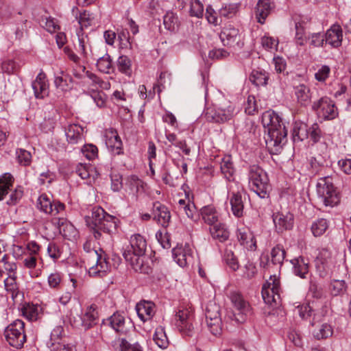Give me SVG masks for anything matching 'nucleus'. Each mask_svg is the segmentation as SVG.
I'll return each instance as SVG.
<instances>
[{
	"label": "nucleus",
	"mask_w": 351,
	"mask_h": 351,
	"mask_svg": "<svg viewBox=\"0 0 351 351\" xmlns=\"http://www.w3.org/2000/svg\"><path fill=\"white\" fill-rule=\"evenodd\" d=\"M98 69L105 73H110L113 71L112 60L108 54L99 58L97 62Z\"/></svg>",
	"instance_id": "nucleus-38"
},
{
	"label": "nucleus",
	"mask_w": 351,
	"mask_h": 351,
	"mask_svg": "<svg viewBox=\"0 0 351 351\" xmlns=\"http://www.w3.org/2000/svg\"><path fill=\"white\" fill-rule=\"evenodd\" d=\"M63 332H64V329H63V327L61 326H58L53 329V330L51 331V339H50V342H51L50 347L51 348H52L53 343H55L56 345H57L58 343H60L59 340L61 339Z\"/></svg>",
	"instance_id": "nucleus-55"
},
{
	"label": "nucleus",
	"mask_w": 351,
	"mask_h": 351,
	"mask_svg": "<svg viewBox=\"0 0 351 351\" xmlns=\"http://www.w3.org/2000/svg\"><path fill=\"white\" fill-rule=\"evenodd\" d=\"M14 178L10 173H4L0 177V200L8 193V191L12 186Z\"/></svg>",
	"instance_id": "nucleus-34"
},
{
	"label": "nucleus",
	"mask_w": 351,
	"mask_h": 351,
	"mask_svg": "<svg viewBox=\"0 0 351 351\" xmlns=\"http://www.w3.org/2000/svg\"><path fill=\"white\" fill-rule=\"evenodd\" d=\"M22 313L29 321L36 320L38 317L37 307L33 304H26L22 308Z\"/></svg>",
	"instance_id": "nucleus-48"
},
{
	"label": "nucleus",
	"mask_w": 351,
	"mask_h": 351,
	"mask_svg": "<svg viewBox=\"0 0 351 351\" xmlns=\"http://www.w3.org/2000/svg\"><path fill=\"white\" fill-rule=\"evenodd\" d=\"M332 334V330L330 325L323 324L317 330L313 332L314 337L317 339H326Z\"/></svg>",
	"instance_id": "nucleus-46"
},
{
	"label": "nucleus",
	"mask_w": 351,
	"mask_h": 351,
	"mask_svg": "<svg viewBox=\"0 0 351 351\" xmlns=\"http://www.w3.org/2000/svg\"><path fill=\"white\" fill-rule=\"evenodd\" d=\"M210 232L213 239H218L220 242L226 241L229 237V232L223 224L218 223L211 226Z\"/></svg>",
	"instance_id": "nucleus-29"
},
{
	"label": "nucleus",
	"mask_w": 351,
	"mask_h": 351,
	"mask_svg": "<svg viewBox=\"0 0 351 351\" xmlns=\"http://www.w3.org/2000/svg\"><path fill=\"white\" fill-rule=\"evenodd\" d=\"M262 123L267 132L265 142L268 147H278L286 138L287 132L281 119L274 111H266L262 116Z\"/></svg>",
	"instance_id": "nucleus-2"
},
{
	"label": "nucleus",
	"mask_w": 351,
	"mask_h": 351,
	"mask_svg": "<svg viewBox=\"0 0 351 351\" xmlns=\"http://www.w3.org/2000/svg\"><path fill=\"white\" fill-rule=\"evenodd\" d=\"M163 24L167 29L175 32L179 27L178 18L174 13L168 12L163 17Z\"/></svg>",
	"instance_id": "nucleus-32"
},
{
	"label": "nucleus",
	"mask_w": 351,
	"mask_h": 351,
	"mask_svg": "<svg viewBox=\"0 0 351 351\" xmlns=\"http://www.w3.org/2000/svg\"><path fill=\"white\" fill-rule=\"evenodd\" d=\"M268 75L264 71L253 70L250 75V80L256 86L267 84Z\"/></svg>",
	"instance_id": "nucleus-35"
},
{
	"label": "nucleus",
	"mask_w": 351,
	"mask_h": 351,
	"mask_svg": "<svg viewBox=\"0 0 351 351\" xmlns=\"http://www.w3.org/2000/svg\"><path fill=\"white\" fill-rule=\"evenodd\" d=\"M103 324L110 325L117 332L123 333L125 330V318L119 313H114L107 320H103Z\"/></svg>",
	"instance_id": "nucleus-27"
},
{
	"label": "nucleus",
	"mask_w": 351,
	"mask_h": 351,
	"mask_svg": "<svg viewBox=\"0 0 351 351\" xmlns=\"http://www.w3.org/2000/svg\"><path fill=\"white\" fill-rule=\"evenodd\" d=\"M118 69L120 72L125 74L126 75H131L132 74V64L130 59L126 56H120L117 62Z\"/></svg>",
	"instance_id": "nucleus-37"
},
{
	"label": "nucleus",
	"mask_w": 351,
	"mask_h": 351,
	"mask_svg": "<svg viewBox=\"0 0 351 351\" xmlns=\"http://www.w3.org/2000/svg\"><path fill=\"white\" fill-rule=\"evenodd\" d=\"M154 219L162 226H167L171 219V215L169 209L159 202H156L153 205Z\"/></svg>",
	"instance_id": "nucleus-20"
},
{
	"label": "nucleus",
	"mask_w": 351,
	"mask_h": 351,
	"mask_svg": "<svg viewBox=\"0 0 351 351\" xmlns=\"http://www.w3.org/2000/svg\"><path fill=\"white\" fill-rule=\"evenodd\" d=\"M23 195V191L22 187L18 186L15 190L10 194V199L7 203L8 204L14 205L18 202V201L22 197Z\"/></svg>",
	"instance_id": "nucleus-59"
},
{
	"label": "nucleus",
	"mask_w": 351,
	"mask_h": 351,
	"mask_svg": "<svg viewBox=\"0 0 351 351\" xmlns=\"http://www.w3.org/2000/svg\"><path fill=\"white\" fill-rule=\"evenodd\" d=\"M271 10V5L269 0H259L256 7V16L258 22L263 24Z\"/></svg>",
	"instance_id": "nucleus-26"
},
{
	"label": "nucleus",
	"mask_w": 351,
	"mask_h": 351,
	"mask_svg": "<svg viewBox=\"0 0 351 351\" xmlns=\"http://www.w3.org/2000/svg\"><path fill=\"white\" fill-rule=\"evenodd\" d=\"M271 256L274 265H281L285 257V251L282 247L277 245L271 250Z\"/></svg>",
	"instance_id": "nucleus-43"
},
{
	"label": "nucleus",
	"mask_w": 351,
	"mask_h": 351,
	"mask_svg": "<svg viewBox=\"0 0 351 351\" xmlns=\"http://www.w3.org/2000/svg\"><path fill=\"white\" fill-rule=\"evenodd\" d=\"M83 128L77 124H71L66 130L67 141L71 144L83 142Z\"/></svg>",
	"instance_id": "nucleus-25"
},
{
	"label": "nucleus",
	"mask_w": 351,
	"mask_h": 351,
	"mask_svg": "<svg viewBox=\"0 0 351 351\" xmlns=\"http://www.w3.org/2000/svg\"><path fill=\"white\" fill-rule=\"evenodd\" d=\"M325 43L337 48L341 45L343 32L339 25H333L324 34Z\"/></svg>",
	"instance_id": "nucleus-19"
},
{
	"label": "nucleus",
	"mask_w": 351,
	"mask_h": 351,
	"mask_svg": "<svg viewBox=\"0 0 351 351\" xmlns=\"http://www.w3.org/2000/svg\"><path fill=\"white\" fill-rule=\"evenodd\" d=\"M220 168L221 173L224 175L226 178L230 180L233 177L234 169L229 157L223 159Z\"/></svg>",
	"instance_id": "nucleus-40"
},
{
	"label": "nucleus",
	"mask_w": 351,
	"mask_h": 351,
	"mask_svg": "<svg viewBox=\"0 0 351 351\" xmlns=\"http://www.w3.org/2000/svg\"><path fill=\"white\" fill-rule=\"evenodd\" d=\"M313 109L325 119H334L337 112L334 103L327 97H322L313 105Z\"/></svg>",
	"instance_id": "nucleus-14"
},
{
	"label": "nucleus",
	"mask_w": 351,
	"mask_h": 351,
	"mask_svg": "<svg viewBox=\"0 0 351 351\" xmlns=\"http://www.w3.org/2000/svg\"><path fill=\"white\" fill-rule=\"evenodd\" d=\"M87 225L94 230L96 239L101 237V232L113 234L117 230V221L114 217L108 214L101 207L94 208L90 217H86Z\"/></svg>",
	"instance_id": "nucleus-3"
},
{
	"label": "nucleus",
	"mask_w": 351,
	"mask_h": 351,
	"mask_svg": "<svg viewBox=\"0 0 351 351\" xmlns=\"http://www.w3.org/2000/svg\"><path fill=\"white\" fill-rule=\"evenodd\" d=\"M237 237L241 245H246L247 246L248 243L251 242V244L249 246L250 249H252V246H256V243L253 241L254 237L252 234L249 231H242L241 230H239Z\"/></svg>",
	"instance_id": "nucleus-45"
},
{
	"label": "nucleus",
	"mask_w": 351,
	"mask_h": 351,
	"mask_svg": "<svg viewBox=\"0 0 351 351\" xmlns=\"http://www.w3.org/2000/svg\"><path fill=\"white\" fill-rule=\"evenodd\" d=\"M220 38L224 45L230 47H241L243 45L239 30L230 24L222 29L220 33Z\"/></svg>",
	"instance_id": "nucleus-12"
},
{
	"label": "nucleus",
	"mask_w": 351,
	"mask_h": 351,
	"mask_svg": "<svg viewBox=\"0 0 351 351\" xmlns=\"http://www.w3.org/2000/svg\"><path fill=\"white\" fill-rule=\"evenodd\" d=\"M226 260L229 267L234 271L239 268V263L237 258L232 252H227L226 254Z\"/></svg>",
	"instance_id": "nucleus-61"
},
{
	"label": "nucleus",
	"mask_w": 351,
	"mask_h": 351,
	"mask_svg": "<svg viewBox=\"0 0 351 351\" xmlns=\"http://www.w3.org/2000/svg\"><path fill=\"white\" fill-rule=\"evenodd\" d=\"M32 88L36 98H43L48 95V84L46 80V75L40 71L36 80L32 82Z\"/></svg>",
	"instance_id": "nucleus-21"
},
{
	"label": "nucleus",
	"mask_w": 351,
	"mask_h": 351,
	"mask_svg": "<svg viewBox=\"0 0 351 351\" xmlns=\"http://www.w3.org/2000/svg\"><path fill=\"white\" fill-rule=\"evenodd\" d=\"M84 250L89 254V258L93 260V263L89 264V274L90 276L100 275L108 269L109 263L102 250L99 249V252L97 250L92 249L91 243L89 241H86L84 244Z\"/></svg>",
	"instance_id": "nucleus-6"
},
{
	"label": "nucleus",
	"mask_w": 351,
	"mask_h": 351,
	"mask_svg": "<svg viewBox=\"0 0 351 351\" xmlns=\"http://www.w3.org/2000/svg\"><path fill=\"white\" fill-rule=\"evenodd\" d=\"M77 37L78 44L75 45V49L81 56L86 58L88 55V49L90 47L88 37L83 34L80 35L79 33H77Z\"/></svg>",
	"instance_id": "nucleus-39"
},
{
	"label": "nucleus",
	"mask_w": 351,
	"mask_h": 351,
	"mask_svg": "<svg viewBox=\"0 0 351 351\" xmlns=\"http://www.w3.org/2000/svg\"><path fill=\"white\" fill-rule=\"evenodd\" d=\"M346 285L344 280H335L331 282L330 291L332 295H338L346 291Z\"/></svg>",
	"instance_id": "nucleus-49"
},
{
	"label": "nucleus",
	"mask_w": 351,
	"mask_h": 351,
	"mask_svg": "<svg viewBox=\"0 0 351 351\" xmlns=\"http://www.w3.org/2000/svg\"><path fill=\"white\" fill-rule=\"evenodd\" d=\"M119 346L120 351H143L138 343L132 344L125 339H117L115 341Z\"/></svg>",
	"instance_id": "nucleus-44"
},
{
	"label": "nucleus",
	"mask_w": 351,
	"mask_h": 351,
	"mask_svg": "<svg viewBox=\"0 0 351 351\" xmlns=\"http://www.w3.org/2000/svg\"><path fill=\"white\" fill-rule=\"evenodd\" d=\"M143 188V182L136 176H130L125 181V191L134 199L136 200L138 194Z\"/></svg>",
	"instance_id": "nucleus-22"
},
{
	"label": "nucleus",
	"mask_w": 351,
	"mask_h": 351,
	"mask_svg": "<svg viewBox=\"0 0 351 351\" xmlns=\"http://www.w3.org/2000/svg\"><path fill=\"white\" fill-rule=\"evenodd\" d=\"M328 223L325 219H319L311 225V231L315 237L322 235L328 229Z\"/></svg>",
	"instance_id": "nucleus-36"
},
{
	"label": "nucleus",
	"mask_w": 351,
	"mask_h": 351,
	"mask_svg": "<svg viewBox=\"0 0 351 351\" xmlns=\"http://www.w3.org/2000/svg\"><path fill=\"white\" fill-rule=\"evenodd\" d=\"M261 45L265 50L271 51L277 47L278 40L272 37L265 36L261 38Z\"/></svg>",
	"instance_id": "nucleus-52"
},
{
	"label": "nucleus",
	"mask_w": 351,
	"mask_h": 351,
	"mask_svg": "<svg viewBox=\"0 0 351 351\" xmlns=\"http://www.w3.org/2000/svg\"><path fill=\"white\" fill-rule=\"evenodd\" d=\"M322 136V132L317 123L313 124L309 127L308 138L314 143L319 141Z\"/></svg>",
	"instance_id": "nucleus-54"
},
{
	"label": "nucleus",
	"mask_w": 351,
	"mask_h": 351,
	"mask_svg": "<svg viewBox=\"0 0 351 351\" xmlns=\"http://www.w3.org/2000/svg\"><path fill=\"white\" fill-rule=\"evenodd\" d=\"M239 5L238 3L224 4L219 10V15L228 19L233 17L238 11Z\"/></svg>",
	"instance_id": "nucleus-41"
},
{
	"label": "nucleus",
	"mask_w": 351,
	"mask_h": 351,
	"mask_svg": "<svg viewBox=\"0 0 351 351\" xmlns=\"http://www.w3.org/2000/svg\"><path fill=\"white\" fill-rule=\"evenodd\" d=\"M95 304L88 306L86 313L78 318L74 319L73 325L75 327H82L84 330H88L96 325L98 320V312Z\"/></svg>",
	"instance_id": "nucleus-13"
},
{
	"label": "nucleus",
	"mask_w": 351,
	"mask_h": 351,
	"mask_svg": "<svg viewBox=\"0 0 351 351\" xmlns=\"http://www.w3.org/2000/svg\"><path fill=\"white\" fill-rule=\"evenodd\" d=\"M232 110L230 106L227 108L210 107L205 110V117L208 121L221 123L231 119Z\"/></svg>",
	"instance_id": "nucleus-15"
},
{
	"label": "nucleus",
	"mask_w": 351,
	"mask_h": 351,
	"mask_svg": "<svg viewBox=\"0 0 351 351\" xmlns=\"http://www.w3.org/2000/svg\"><path fill=\"white\" fill-rule=\"evenodd\" d=\"M205 316L207 326L213 335H218L221 332V318L220 307L214 301H209L206 306Z\"/></svg>",
	"instance_id": "nucleus-10"
},
{
	"label": "nucleus",
	"mask_w": 351,
	"mask_h": 351,
	"mask_svg": "<svg viewBox=\"0 0 351 351\" xmlns=\"http://www.w3.org/2000/svg\"><path fill=\"white\" fill-rule=\"evenodd\" d=\"M189 12L191 16L202 18L204 14V5L199 0H191Z\"/></svg>",
	"instance_id": "nucleus-47"
},
{
	"label": "nucleus",
	"mask_w": 351,
	"mask_h": 351,
	"mask_svg": "<svg viewBox=\"0 0 351 351\" xmlns=\"http://www.w3.org/2000/svg\"><path fill=\"white\" fill-rule=\"evenodd\" d=\"M330 68L328 66H322L315 74V79L319 82H324L328 77Z\"/></svg>",
	"instance_id": "nucleus-64"
},
{
	"label": "nucleus",
	"mask_w": 351,
	"mask_h": 351,
	"mask_svg": "<svg viewBox=\"0 0 351 351\" xmlns=\"http://www.w3.org/2000/svg\"><path fill=\"white\" fill-rule=\"evenodd\" d=\"M206 19L209 23L215 26L220 24L217 13L211 5H208L206 9Z\"/></svg>",
	"instance_id": "nucleus-53"
},
{
	"label": "nucleus",
	"mask_w": 351,
	"mask_h": 351,
	"mask_svg": "<svg viewBox=\"0 0 351 351\" xmlns=\"http://www.w3.org/2000/svg\"><path fill=\"white\" fill-rule=\"evenodd\" d=\"M230 204L232 213L236 217H239L243 215V203L241 194L233 193L230 198Z\"/></svg>",
	"instance_id": "nucleus-31"
},
{
	"label": "nucleus",
	"mask_w": 351,
	"mask_h": 351,
	"mask_svg": "<svg viewBox=\"0 0 351 351\" xmlns=\"http://www.w3.org/2000/svg\"><path fill=\"white\" fill-rule=\"evenodd\" d=\"M257 110L255 97L254 96H249L247 98V106L245 108V111L247 114L252 115Z\"/></svg>",
	"instance_id": "nucleus-63"
},
{
	"label": "nucleus",
	"mask_w": 351,
	"mask_h": 351,
	"mask_svg": "<svg viewBox=\"0 0 351 351\" xmlns=\"http://www.w3.org/2000/svg\"><path fill=\"white\" fill-rule=\"evenodd\" d=\"M309 128L306 124H295L293 129V139L294 142L302 141L308 138Z\"/></svg>",
	"instance_id": "nucleus-30"
},
{
	"label": "nucleus",
	"mask_w": 351,
	"mask_h": 351,
	"mask_svg": "<svg viewBox=\"0 0 351 351\" xmlns=\"http://www.w3.org/2000/svg\"><path fill=\"white\" fill-rule=\"evenodd\" d=\"M18 160L20 164L26 166L28 165L31 160V154L29 152L20 149L16 152Z\"/></svg>",
	"instance_id": "nucleus-56"
},
{
	"label": "nucleus",
	"mask_w": 351,
	"mask_h": 351,
	"mask_svg": "<svg viewBox=\"0 0 351 351\" xmlns=\"http://www.w3.org/2000/svg\"><path fill=\"white\" fill-rule=\"evenodd\" d=\"M273 221L278 232L290 230L293 226V216L290 213H277L273 215Z\"/></svg>",
	"instance_id": "nucleus-18"
},
{
	"label": "nucleus",
	"mask_w": 351,
	"mask_h": 351,
	"mask_svg": "<svg viewBox=\"0 0 351 351\" xmlns=\"http://www.w3.org/2000/svg\"><path fill=\"white\" fill-rule=\"evenodd\" d=\"M293 265V270L295 275L305 278L308 272V260L304 257L300 256L291 261Z\"/></svg>",
	"instance_id": "nucleus-24"
},
{
	"label": "nucleus",
	"mask_w": 351,
	"mask_h": 351,
	"mask_svg": "<svg viewBox=\"0 0 351 351\" xmlns=\"http://www.w3.org/2000/svg\"><path fill=\"white\" fill-rule=\"evenodd\" d=\"M1 68L3 72L11 74L16 72L17 64L12 60H7L2 63Z\"/></svg>",
	"instance_id": "nucleus-60"
},
{
	"label": "nucleus",
	"mask_w": 351,
	"mask_h": 351,
	"mask_svg": "<svg viewBox=\"0 0 351 351\" xmlns=\"http://www.w3.org/2000/svg\"><path fill=\"white\" fill-rule=\"evenodd\" d=\"M311 45L314 47H323L325 43L324 35L322 33H313L309 36Z\"/></svg>",
	"instance_id": "nucleus-57"
},
{
	"label": "nucleus",
	"mask_w": 351,
	"mask_h": 351,
	"mask_svg": "<svg viewBox=\"0 0 351 351\" xmlns=\"http://www.w3.org/2000/svg\"><path fill=\"white\" fill-rule=\"evenodd\" d=\"M308 293L313 298L317 299H320L324 295L322 286L313 281L310 282Z\"/></svg>",
	"instance_id": "nucleus-50"
},
{
	"label": "nucleus",
	"mask_w": 351,
	"mask_h": 351,
	"mask_svg": "<svg viewBox=\"0 0 351 351\" xmlns=\"http://www.w3.org/2000/svg\"><path fill=\"white\" fill-rule=\"evenodd\" d=\"M82 152L86 158L92 160L97 156L98 149L95 145L88 144L83 146Z\"/></svg>",
	"instance_id": "nucleus-51"
},
{
	"label": "nucleus",
	"mask_w": 351,
	"mask_h": 351,
	"mask_svg": "<svg viewBox=\"0 0 351 351\" xmlns=\"http://www.w3.org/2000/svg\"><path fill=\"white\" fill-rule=\"evenodd\" d=\"M153 340L159 348L162 349L167 348L169 345L168 339L162 327H158L156 329Z\"/></svg>",
	"instance_id": "nucleus-33"
},
{
	"label": "nucleus",
	"mask_w": 351,
	"mask_h": 351,
	"mask_svg": "<svg viewBox=\"0 0 351 351\" xmlns=\"http://www.w3.org/2000/svg\"><path fill=\"white\" fill-rule=\"evenodd\" d=\"M24 326L25 324L23 321L16 319L5 328V337L12 347L19 349L23 346L26 341Z\"/></svg>",
	"instance_id": "nucleus-7"
},
{
	"label": "nucleus",
	"mask_w": 351,
	"mask_h": 351,
	"mask_svg": "<svg viewBox=\"0 0 351 351\" xmlns=\"http://www.w3.org/2000/svg\"><path fill=\"white\" fill-rule=\"evenodd\" d=\"M108 143L111 147L117 150V154H121L122 142L117 134H113L112 136L109 138Z\"/></svg>",
	"instance_id": "nucleus-58"
},
{
	"label": "nucleus",
	"mask_w": 351,
	"mask_h": 351,
	"mask_svg": "<svg viewBox=\"0 0 351 351\" xmlns=\"http://www.w3.org/2000/svg\"><path fill=\"white\" fill-rule=\"evenodd\" d=\"M173 257L175 261L180 266L185 267L191 263L193 260L192 250L189 244L178 245L172 250Z\"/></svg>",
	"instance_id": "nucleus-16"
},
{
	"label": "nucleus",
	"mask_w": 351,
	"mask_h": 351,
	"mask_svg": "<svg viewBox=\"0 0 351 351\" xmlns=\"http://www.w3.org/2000/svg\"><path fill=\"white\" fill-rule=\"evenodd\" d=\"M38 208L45 213L56 215L64 210V205L59 202H51L46 195H41L38 199Z\"/></svg>",
	"instance_id": "nucleus-17"
},
{
	"label": "nucleus",
	"mask_w": 351,
	"mask_h": 351,
	"mask_svg": "<svg viewBox=\"0 0 351 351\" xmlns=\"http://www.w3.org/2000/svg\"><path fill=\"white\" fill-rule=\"evenodd\" d=\"M229 298L234 308L233 316L235 321L238 323L244 322L250 315L251 308L248 302L238 292H231Z\"/></svg>",
	"instance_id": "nucleus-11"
},
{
	"label": "nucleus",
	"mask_w": 351,
	"mask_h": 351,
	"mask_svg": "<svg viewBox=\"0 0 351 351\" xmlns=\"http://www.w3.org/2000/svg\"><path fill=\"white\" fill-rule=\"evenodd\" d=\"M248 176L252 190L261 198L267 197L270 185L266 173L258 166L252 165L250 167Z\"/></svg>",
	"instance_id": "nucleus-4"
},
{
	"label": "nucleus",
	"mask_w": 351,
	"mask_h": 351,
	"mask_svg": "<svg viewBox=\"0 0 351 351\" xmlns=\"http://www.w3.org/2000/svg\"><path fill=\"white\" fill-rule=\"evenodd\" d=\"M111 188L114 191H119L123 186L122 176L119 174L112 175Z\"/></svg>",
	"instance_id": "nucleus-62"
},
{
	"label": "nucleus",
	"mask_w": 351,
	"mask_h": 351,
	"mask_svg": "<svg viewBox=\"0 0 351 351\" xmlns=\"http://www.w3.org/2000/svg\"><path fill=\"white\" fill-rule=\"evenodd\" d=\"M154 305L149 302H141L136 306V311L138 317L143 322L149 320L154 315Z\"/></svg>",
	"instance_id": "nucleus-23"
},
{
	"label": "nucleus",
	"mask_w": 351,
	"mask_h": 351,
	"mask_svg": "<svg viewBox=\"0 0 351 351\" xmlns=\"http://www.w3.org/2000/svg\"><path fill=\"white\" fill-rule=\"evenodd\" d=\"M280 280L274 275L263 285L262 297L264 302L272 307H276L280 303Z\"/></svg>",
	"instance_id": "nucleus-8"
},
{
	"label": "nucleus",
	"mask_w": 351,
	"mask_h": 351,
	"mask_svg": "<svg viewBox=\"0 0 351 351\" xmlns=\"http://www.w3.org/2000/svg\"><path fill=\"white\" fill-rule=\"evenodd\" d=\"M295 94L298 101L302 106H306L311 100L310 89L304 84H300L295 88Z\"/></svg>",
	"instance_id": "nucleus-28"
},
{
	"label": "nucleus",
	"mask_w": 351,
	"mask_h": 351,
	"mask_svg": "<svg viewBox=\"0 0 351 351\" xmlns=\"http://www.w3.org/2000/svg\"><path fill=\"white\" fill-rule=\"evenodd\" d=\"M201 214L205 223L212 225V226L217 224L216 222L217 221V216L213 208H203L201 211Z\"/></svg>",
	"instance_id": "nucleus-42"
},
{
	"label": "nucleus",
	"mask_w": 351,
	"mask_h": 351,
	"mask_svg": "<svg viewBox=\"0 0 351 351\" xmlns=\"http://www.w3.org/2000/svg\"><path fill=\"white\" fill-rule=\"evenodd\" d=\"M194 313L191 308L181 307L175 315V324L178 330L185 335L192 336L194 326Z\"/></svg>",
	"instance_id": "nucleus-9"
},
{
	"label": "nucleus",
	"mask_w": 351,
	"mask_h": 351,
	"mask_svg": "<svg viewBox=\"0 0 351 351\" xmlns=\"http://www.w3.org/2000/svg\"><path fill=\"white\" fill-rule=\"evenodd\" d=\"M318 197L326 206L333 207L340 202V197L330 176L320 178L317 183Z\"/></svg>",
	"instance_id": "nucleus-5"
},
{
	"label": "nucleus",
	"mask_w": 351,
	"mask_h": 351,
	"mask_svg": "<svg viewBox=\"0 0 351 351\" xmlns=\"http://www.w3.org/2000/svg\"><path fill=\"white\" fill-rule=\"evenodd\" d=\"M130 243L124 249L123 256L135 271L148 273L149 267L144 265V255L147 247L145 238L136 234L131 237Z\"/></svg>",
	"instance_id": "nucleus-1"
}]
</instances>
